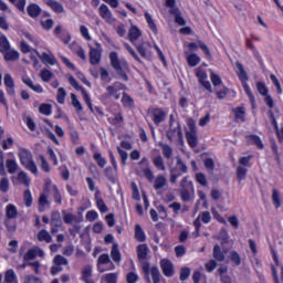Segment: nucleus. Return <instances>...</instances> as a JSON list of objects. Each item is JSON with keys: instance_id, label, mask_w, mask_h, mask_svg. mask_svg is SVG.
Returning a JSON list of instances; mask_svg holds the SVG:
<instances>
[{"instance_id": "40", "label": "nucleus", "mask_w": 283, "mask_h": 283, "mask_svg": "<svg viewBox=\"0 0 283 283\" xmlns=\"http://www.w3.org/2000/svg\"><path fill=\"white\" fill-rule=\"evenodd\" d=\"M135 240H137V242H145L147 240L145 230H143V227H140V224L135 226Z\"/></svg>"}, {"instance_id": "1", "label": "nucleus", "mask_w": 283, "mask_h": 283, "mask_svg": "<svg viewBox=\"0 0 283 283\" xmlns=\"http://www.w3.org/2000/svg\"><path fill=\"white\" fill-rule=\"evenodd\" d=\"M69 83H70V85H72V87H74V90H76L77 92H81L84 103H86L88 109L93 114H95L96 116H105V113L103 112V107H101V106L94 107V105L92 104V97H90L87 90H85V87H83V85L78 84V82L76 81V78L74 76L70 75Z\"/></svg>"}, {"instance_id": "8", "label": "nucleus", "mask_w": 283, "mask_h": 283, "mask_svg": "<svg viewBox=\"0 0 283 283\" xmlns=\"http://www.w3.org/2000/svg\"><path fill=\"white\" fill-rule=\"evenodd\" d=\"M116 269V265L109 259V254L103 253L97 259V271L98 273H105L107 271H114Z\"/></svg>"}, {"instance_id": "14", "label": "nucleus", "mask_w": 283, "mask_h": 283, "mask_svg": "<svg viewBox=\"0 0 283 283\" xmlns=\"http://www.w3.org/2000/svg\"><path fill=\"white\" fill-rule=\"evenodd\" d=\"M61 227H63L61 212L53 211L51 214V233H59V229H61Z\"/></svg>"}, {"instance_id": "29", "label": "nucleus", "mask_w": 283, "mask_h": 283, "mask_svg": "<svg viewBox=\"0 0 283 283\" xmlns=\"http://www.w3.org/2000/svg\"><path fill=\"white\" fill-rule=\"evenodd\" d=\"M136 251L138 260H147V255H149V247H147V244L142 243L137 245Z\"/></svg>"}, {"instance_id": "47", "label": "nucleus", "mask_w": 283, "mask_h": 283, "mask_svg": "<svg viewBox=\"0 0 283 283\" xmlns=\"http://www.w3.org/2000/svg\"><path fill=\"white\" fill-rule=\"evenodd\" d=\"M53 202L59 206L63 205V196H61V190L56 185L53 186Z\"/></svg>"}, {"instance_id": "34", "label": "nucleus", "mask_w": 283, "mask_h": 283, "mask_svg": "<svg viewBox=\"0 0 283 283\" xmlns=\"http://www.w3.org/2000/svg\"><path fill=\"white\" fill-rule=\"evenodd\" d=\"M99 17H102L107 23L112 21V11L109 10V7H107V4L99 6Z\"/></svg>"}, {"instance_id": "59", "label": "nucleus", "mask_w": 283, "mask_h": 283, "mask_svg": "<svg viewBox=\"0 0 283 283\" xmlns=\"http://www.w3.org/2000/svg\"><path fill=\"white\" fill-rule=\"evenodd\" d=\"M90 277H92V265H85L82 269L81 280L82 282H85L86 280H90Z\"/></svg>"}, {"instance_id": "25", "label": "nucleus", "mask_w": 283, "mask_h": 283, "mask_svg": "<svg viewBox=\"0 0 283 283\" xmlns=\"http://www.w3.org/2000/svg\"><path fill=\"white\" fill-rule=\"evenodd\" d=\"M27 12L31 19H36L41 15V12H43V9L36 3H31L27 7Z\"/></svg>"}, {"instance_id": "43", "label": "nucleus", "mask_w": 283, "mask_h": 283, "mask_svg": "<svg viewBox=\"0 0 283 283\" xmlns=\"http://www.w3.org/2000/svg\"><path fill=\"white\" fill-rule=\"evenodd\" d=\"M233 114H234V117L237 118V120H241V123H244V120H247V118H245L247 112L244 111V107L238 106V107L233 108Z\"/></svg>"}, {"instance_id": "58", "label": "nucleus", "mask_w": 283, "mask_h": 283, "mask_svg": "<svg viewBox=\"0 0 283 283\" xmlns=\"http://www.w3.org/2000/svg\"><path fill=\"white\" fill-rule=\"evenodd\" d=\"M230 260L234 266H240L242 264V258H240V253H238V251L230 252Z\"/></svg>"}, {"instance_id": "20", "label": "nucleus", "mask_w": 283, "mask_h": 283, "mask_svg": "<svg viewBox=\"0 0 283 283\" xmlns=\"http://www.w3.org/2000/svg\"><path fill=\"white\" fill-rule=\"evenodd\" d=\"M140 36H143V31H140L136 25H130L128 31V39L130 43L135 44L140 39Z\"/></svg>"}, {"instance_id": "44", "label": "nucleus", "mask_w": 283, "mask_h": 283, "mask_svg": "<svg viewBox=\"0 0 283 283\" xmlns=\"http://www.w3.org/2000/svg\"><path fill=\"white\" fill-rule=\"evenodd\" d=\"M11 49L10 40H8V36L0 35V54H3V52H8V50Z\"/></svg>"}, {"instance_id": "64", "label": "nucleus", "mask_w": 283, "mask_h": 283, "mask_svg": "<svg viewBox=\"0 0 283 283\" xmlns=\"http://www.w3.org/2000/svg\"><path fill=\"white\" fill-rule=\"evenodd\" d=\"M23 283H43L39 276H35L33 274H27L24 276Z\"/></svg>"}, {"instance_id": "10", "label": "nucleus", "mask_w": 283, "mask_h": 283, "mask_svg": "<svg viewBox=\"0 0 283 283\" xmlns=\"http://www.w3.org/2000/svg\"><path fill=\"white\" fill-rule=\"evenodd\" d=\"M6 216L4 224L8 231H17V226H10V220H14L19 216V211L17 210V206L9 203L6 207Z\"/></svg>"}, {"instance_id": "9", "label": "nucleus", "mask_w": 283, "mask_h": 283, "mask_svg": "<svg viewBox=\"0 0 283 283\" xmlns=\"http://www.w3.org/2000/svg\"><path fill=\"white\" fill-rule=\"evenodd\" d=\"M148 115L150 116L154 125H160L167 120V112L160 107H150L148 108Z\"/></svg>"}, {"instance_id": "27", "label": "nucleus", "mask_w": 283, "mask_h": 283, "mask_svg": "<svg viewBox=\"0 0 283 283\" xmlns=\"http://www.w3.org/2000/svg\"><path fill=\"white\" fill-rule=\"evenodd\" d=\"M70 50L73 52V54H76V56H78V59H81L82 61H85L87 59V56L85 55V50L83 49V46L78 45V43L73 42L70 45Z\"/></svg>"}, {"instance_id": "6", "label": "nucleus", "mask_w": 283, "mask_h": 283, "mask_svg": "<svg viewBox=\"0 0 283 283\" xmlns=\"http://www.w3.org/2000/svg\"><path fill=\"white\" fill-rule=\"evenodd\" d=\"M165 7L169 8V14L175 17V23H177V25H187V20H185V17H182V11H180V8L176 6V0H165Z\"/></svg>"}, {"instance_id": "31", "label": "nucleus", "mask_w": 283, "mask_h": 283, "mask_svg": "<svg viewBox=\"0 0 283 283\" xmlns=\"http://www.w3.org/2000/svg\"><path fill=\"white\" fill-rule=\"evenodd\" d=\"M99 195L101 190L97 189L95 192L96 207L101 213H107L109 209L107 208V205H105V200H103V198H98Z\"/></svg>"}, {"instance_id": "53", "label": "nucleus", "mask_w": 283, "mask_h": 283, "mask_svg": "<svg viewBox=\"0 0 283 283\" xmlns=\"http://www.w3.org/2000/svg\"><path fill=\"white\" fill-rule=\"evenodd\" d=\"M50 205V201L48 200V195L41 193L39 198V211L40 213H43L45 211V206Z\"/></svg>"}, {"instance_id": "60", "label": "nucleus", "mask_w": 283, "mask_h": 283, "mask_svg": "<svg viewBox=\"0 0 283 283\" xmlns=\"http://www.w3.org/2000/svg\"><path fill=\"white\" fill-rule=\"evenodd\" d=\"M256 90L261 96H266L269 94V87L262 81L256 82Z\"/></svg>"}, {"instance_id": "2", "label": "nucleus", "mask_w": 283, "mask_h": 283, "mask_svg": "<svg viewBox=\"0 0 283 283\" xmlns=\"http://www.w3.org/2000/svg\"><path fill=\"white\" fill-rule=\"evenodd\" d=\"M234 71L251 105H255V95L253 94V91H251V86H249V74L244 70V65L240 62H235Z\"/></svg>"}, {"instance_id": "7", "label": "nucleus", "mask_w": 283, "mask_h": 283, "mask_svg": "<svg viewBox=\"0 0 283 283\" xmlns=\"http://www.w3.org/2000/svg\"><path fill=\"white\" fill-rule=\"evenodd\" d=\"M142 271L145 275V280L147 283H160V270H158V266H153L149 264V262H145L142 265ZM149 274L151 275V279L149 277Z\"/></svg>"}, {"instance_id": "17", "label": "nucleus", "mask_w": 283, "mask_h": 283, "mask_svg": "<svg viewBox=\"0 0 283 283\" xmlns=\"http://www.w3.org/2000/svg\"><path fill=\"white\" fill-rule=\"evenodd\" d=\"M145 164L147 165V167L142 169V174L144 175L146 180H148V182H154V171L151 170V167H149V160L147 159V157H143L138 163V165Z\"/></svg>"}, {"instance_id": "52", "label": "nucleus", "mask_w": 283, "mask_h": 283, "mask_svg": "<svg viewBox=\"0 0 283 283\" xmlns=\"http://www.w3.org/2000/svg\"><path fill=\"white\" fill-rule=\"evenodd\" d=\"M125 122V118L123 117L122 113H116L114 118L109 117L108 123L109 125H113V127H116V125H120Z\"/></svg>"}, {"instance_id": "28", "label": "nucleus", "mask_w": 283, "mask_h": 283, "mask_svg": "<svg viewBox=\"0 0 283 283\" xmlns=\"http://www.w3.org/2000/svg\"><path fill=\"white\" fill-rule=\"evenodd\" d=\"M227 251H222V248L219 244H216L212 250V256L217 262H224V255Z\"/></svg>"}, {"instance_id": "39", "label": "nucleus", "mask_w": 283, "mask_h": 283, "mask_svg": "<svg viewBox=\"0 0 283 283\" xmlns=\"http://www.w3.org/2000/svg\"><path fill=\"white\" fill-rule=\"evenodd\" d=\"M116 174H118V170H116V168H114L112 166H107L104 169V175L107 178V180H109V182H115Z\"/></svg>"}, {"instance_id": "35", "label": "nucleus", "mask_w": 283, "mask_h": 283, "mask_svg": "<svg viewBox=\"0 0 283 283\" xmlns=\"http://www.w3.org/2000/svg\"><path fill=\"white\" fill-rule=\"evenodd\" d=\"M176 136L177 138L182 139V127H180V125L167 132L168 140H174Z\"/></svg>"}, {"instance_id": "16", "label": "nucleus", "mask_w": 283, "mask_h": 283, "mask_svg": "<svg viewBox=\"0 0 283 283\" xmlns=\"http://www.w3.org/2000/svg\"><path fill=\"white\" fill-rule=\"evenodd\" d=\"M43 3L46 4V7L50 8L55 14H63V12H65L63 3L56 0H43Z\"/></svg>"}, {"instance_id": "24", "label": "nucleus", "mask_w": 283, "mask_h": 283, "mask_svg": "<svg viewBox=\"0 0 283 283\" xmlns=\"http://www.w3.org/2000/svg\"><path fill=\"white\" fill-rule=\"evenodd\" d=\"M4 86L7 88V94L9 96H14V94H15L14 78H12V75H10V74L4 75Z\"/></svg>"}, {"instance_id": "33", "label": "nucleus", "mask_w": 283, "mask_h": 283, "mask_svg": "<svg viewBox=\"0 0 283 283\" xmlns=\"http://www.w3.org/2000/svg\"><path fill=\"white\" fill-rule=\"evenodd\" d=\"M39 57L44 65H56V57L54 54L43 52Z\"/></svg>"}, {"instance_id": "11", "label": "nucleus", "mask_w": 283, "mask_h": 283, "mask_svg": "<svg viewBox=\"0 0 283 283\" xmlns=\"http://www.w3.org/2000/svg\"><path fill=\"white\" fill-rule=\"evenodd\" d=\"M199 85H201V87L206 88L207 92H209V94H213V88L211 87V82H209V76L207 75V71H205V69H202L201 66H199L196 72H195Z\"/></svg>"}, {"instance_id": "56", "label": "nucleus", "mask_w": 283, "mask_h": 283, "mask_svg": "<svg viewBox=\"0 0 283 283\" xmlns=\"http://www.w3.org/2000/svg\"><path fill=\"white\" fill-rule=\"evenodd\" d=\"M52 76H54V73L48 69L42 70L40 73V78H42L44 83H50V81H52Z\"/></svg>"}, {"instance_id": "38", "label": "nucleus", "mask_w": 283, "mask_h": 283, "mask_svg": "<svg viewBox=\"0 0 283 283\" xmlns=\"http://www.w3.org/2000/svg\"><path fill=\"white\" fill-rule=\"evenodd\" d=\"M186 61L189 65V67H196L197 65H200L201 59L196 53H190L186 56Z\"/></svg>"}, {"instance_id": "15", "label": "nucleus", "mask_w": 283, "mask_h": 283, "mask_svg": "<svg viewBox=\"0 0 283 283\" xmlns=\"http://www.w3.org/2000/svg\"><path fill=\"white\" fill-rule=\"evenodd\" d=\"M136 50L142 56V59H149L151 56V43L150 42H142L136 45Z\"/></svg>"}, {"instance_id": "46", "label": "nucleus", "mask_w": 283, "mask_h": 283, "mask_svg": "<svg viewBox=\"0 0 283 283\" xmlns=\"http://www.w3.org/2000/svg\"><path fill=\"white\" fill-rule=\"evenodd\" d=\"M38 240L39 242H46V244H50V242H52V235L48 230H40L38 233Z\"/></svg>"}, {"instance_id": "3", "label": "nucleus", "mask_w": 283, "mask_h": 283, "mask_svg": "<svg viewBox=\"0 0 283 283\" xmlns=\"http://www.w3.org/2000/svg\"><path fill=\"white\" fill-rule=\"evenodd\" d=\"M18 158L22 167H24L28 171L33 174V176H39V167L34 161L32 153L28 148H19Z\"/></svg>"}, {"instance_id": "5", "label": "nucleus", "mask_w": 283, "mask_h": 283, "mask_svg": "<svg viewBox=\"0 0 283 283\" xmlns=\"http://www.w3.org/2000/svg\"><path fill=\"white\" fill-rule=\"evenodd\" d=\"M184 174H189V166L182 160V158L177 157V161L174 168L170 169V182L171 185H176L178 179Z\"/></svg>"}, {"instance_id": "19", "label": "nucleus", "mask_w": 283, "mask_h": 283, "mask_svg": "<svg viewBox=\"0 0 283 283\" xmlns=\"http://www.w3.org/2000/svg\"><path fill=\"white\" fill-rule=\"evenodd\" d=\"M36 255H39V258H43V250H41V248H31L23 254V260L24 262H30V260H34Z\"/></svg>"}, {"instance_id": "41", "label": "nucleus", "mask_w": 283, "mask_h": 283, "mask_svg": "<svg viewBox=\"0 0 283 283\" xmlns=\"http://www.w3.org/2000/svg\"><path fill=\"white\" fill-rule=\"evenodd\" d=\"M38 160H40V167L44 174H50V171H52V167L50 166V163H48V159H45V156L39 155Z\"/></svg>"}, {"instance_id": "4", "label": "nucleus", "mask_w": 283, "mask_h": 283, "mask_svg": "<svg viewBox=\"0 0 283 283\" xmlns=\"http://www.w3.org/2000/svg\"><path fill=\"white\" fill-rule=\"evenodd\" d=\"M109 61L112 67L119 74V76H122L123 81H129V76H127V72H125V70L129 67L127 61H120V59H118V53L115 51L109 53Z\"/></svg>"}, {"instance_id": "23", "label": "nucleus", "mask_w": 283, "mask_h": 283, "mask_svg": "<svg viewBox=\"0 0 283 283\" xmlns=\"http://www.w3.org/2000/svg\"><path fill=\"white\" fill-rule=\"evenodd\" d=\"M245 140L248 145H255L258 149H264V143H262V138L258 135H247Z\"/></svg>"}, {"instance_id": "37", "label": "nucleus", "mask_w": 283, "mask_h": 283, "mask_svg": "<svg viewBox=\"0 0 283 283\" xmlns=\"http://www.w3.org/2000/svg\"><path fill=\"white\" fill-rule=\"evenodd\" d=\"M93 160H95L97 167H99L101 169H105L107 165V158L103 157V154L95 151L93 154Z\"/></svg>"}, {"instance_id": "30", "label": "nucleus", "mask_w": 283, "mask_h": 283, "mask_svg": "<svg viewBox=\"0 0 283 283\" xmlns=\"http://www.w3.org/2000/svg\"><path fill=\"white\" fill-rule=\"evenodd\" d=\"M88 56L91 65L101 63V51L98 49L91 48Z\"/></svg>"}, {"instance_id": "22", "label": "nucleus", "mask_w": 283, "mask_h": 283, "mask_svg": "<svg viewBox=\"0 0 283 283\" xmlns=\"http://www.w3.org/2000/svg\"><path fill=\"white\" fill-rule=\"evenodd\" d=\"M120 103L126 109H134L136 107L134 98L127 92H123Z\"/></svg>"}, {"instance_id": "18", "label": "nucleus", "mask_w": 283, "mask_h": 283, "mask_svg": "<svg viewBox=\"0 0 283 283\" xmlns=\"http://www.w3.org/2000/svg\"><path fill=\"white\" fill-rule=\"evenodd\" d=\"M22 83H24V85H27L29 90L35 92V94H43V86H41V84L34 85V82H32V78H30V76H22Z\"/></svg>"}, {"instance_id": "12", "label": "nucleus", "mask_w": 283, "mask_h": 283, "mask_svg": "<svg viewBox=\"0 0 283 283\" xmlns=\"http://www.w3.org/2000/svg\"><path fill=\"white\" fill-rule=\"evenodd\" d=\"M125 85L120 82H114L112 85L106 86L107 96L115 101H120V91Z\"/></svg>"}, {"instance_id": "48", "label": "nucleus", "mask_w": 283, "mask_h": 283, "mask_svg": "<svg viewBox=\"0 0 283 283\" xmlns=\"http://www.w3.org/2000/svg\"><path fill=\"white\" fill-rule=\"evenodd\" d=\"M160 147L164 158L170 160L171 156H174V148H171V146H169L168 144H161Z\"/></svg>"}, {"instance_id": "42", "label": "nucleus", "mask_w": 283, "mask_h": 283, "mask_svg": "<svg viewBox=\"0 0 283 283\" xmlns=\"http://www.w3.org/2000/svg\"><path fill=\"white\" fill-rule=\"evenodd\" d=\"M111 258L113 262H120L123 260L120 255V250H118V244L113 243L112 250H111Z\"/></svg>"}, {"instance_id": "61", "label": "nucleus", "mask_w": 283, "mask_h": 283, "mask_svg": "<svg viewBox=\"0 0 283 283\" xmlns=\"http://www.w3.org/2000/svg\"><path fill=\"white\" fill-rule=\"evenodd\" d=\"M67 96V92L63 88L60 87L57 90V95H56V101L60 105H64L65 104V97Z\"/></svg>"}, {"instance_id": "57", "label": "nucleus", "mask_w": 283, "mask_h": 283, "mask_svg": "<svg viewBox=\"0 0 283 283\" xmlns=\"http://www.w3.org/2000/svg\"><path fill=\"white\" fill-rule=\"evenodd\" d=\"M39 112L43 114V116H52V105L43 103L40 105Z\"/></svg>"}, {"instance_id": "50", "label": "nucleus", "mask_w": 283, "mask_h": 283, "mask_svg": "<svg viewBox=\"0 0 283 283\" xmlns=\"http://www.w3.org/2000/svg\"><path fill=\"white\" fill-rule=\"evenodd\" d=\"M6 166L8 174H17V169H19V164H17L15 159H7Z\"/></svg>"}, {"instance_id": "51", "label": "nucleus", "mask_w": 283, "mask_h": 283, "mask_svg": "<svg viewBox=\"0 0 283 283\" xmlns=\"http://www.w3.org/2000/svg\"><path fill=\"white\" fill-rule=\"evenodd\" d=\"M4 282L6 283H17V273H14V270L9 269L6 271Z\"/></svg>"}, {"instance_id": "49", "label": "nucleus", "mask_w": 283, "mask_h": 283, "mask_svg": "<svg viewBox=\"0 0 283 283\" xmlns=\"http://www.w3.org/2000/svg\"><path fill=\"white\" fill-rule=\"evenodd\" d=\"M271 149H272V153L274 154V158H275V161L277 163V165H282V159L280 158V150L277 147V142H275V139L271 140Z\"/></svg>"}, {"instance_id": "55", "label": "nucleus", "mask_w": 283, "mask_h": 283, "mask_svg": "<svg viewBox=\"0 0 283 283\" xmlns=\"http://www.w3.org/2000/svg\"><path fill=\"white\" fill-rule=\"evenodd\" d=\"M0 191L1 193H8L10 191V180L8 177L0 179Z\"/></svg>"}, {"instance_id": "21", "label": "nucleus", "mask_w": 283, "mask_h": 283, "mask_svg": "<svg viewBox=\"0 0 283 283\" xmlns=\"http://www.w3.org/2000/svg\"><path fill=\"white\" fill-rule=\"evenodd\" d=\"M2 55L7 63L19 61V57L21 56L19 51H17L12 48L9 49L8 51L3 52Z\"/></svg>"}, {"instance_id": "36", "label": "nucleus", "mask_w": 283, "mask_h": 283, "mask_svg": "<svg viewBox=\"0 0 283 283\" xmlns=\"http://www.w3.org/2000/svg\"><path fill=\"white\" fill-rule=\"evenodd\" d=\"M144 17L146 19V23L149 28V30H151L153 33L158 34V25H156V21L154 20V18L149 14V12H145Z\"/></svg>"}, {"instance_id": "45", "label": "nucleus", "mask_w": 283, "mask_h": 283, "mask_svg": "<svg viewBox=\"0 0 283 283\" xmlns=\"http://www.w3.org/2000/svg\"><path fill=\"white\" fill-rule=\"evenodd\" d=\"M153 164L156 167V169H158V171H166L167 167L165 166V160L163 159V156H156L153 159Z\"/></svg>"}, {"instance_id": "54", "label": "nucleus", "mask_w": 283, "mask_h": 283, "mask_svg": "<svg viewBox=\"0 0 283 283\" xmlns=\"http://www.w3.org/2000/svg\"><path fill=\"white\" fill-rule=\"evenodd\" d=\"M272 202H273L275 209H280L282 207V200L280 199V192L275 188L272 190Z\"/></svg>"}, {"instance_id": "13", "label": "nucleus", "mask_w": 283, "mask_h": 283, "mask_svg": "<svg viewBox=\"0 0 283 283\" xmlns=\"http://www.w3.org/2000/svg\"><path fill=\"white\" fill-rule=\"evenodd\" d=\"M159 266L165 277H174L176 275V268L174 266V262L169 259H161L159 262Z\"/></svg>"}, {"instance_id": "62", "label": "nucleus", "mask_w": 283, "mask_h": 283, "mask_svg": "<svg viewBox=\"0 0 283 283\" xmlns=\"http://www.w3.org/2000/svg\"><path fill=\"white\" fill-rule=\"evenodd\" d=\"M46 154L50 158V160L53 163L54 167H57L59 165V157H56V153H54V149L52 147H48Z\"/></svg>"}, {"instance_id": "32", "label": "nucleus", "mask_w": 283, "mask_h": 283, "mask_svg": "<svg viewBox=\"0 0 283 283\" xmlns=\"http://www.w3.org/2000/svg\"><path fill=\"white\" fill-rule=\"evenodd\" d=\"M164 187H167V177L165 175H158L154 181V189L155 191H160Z\"/></svg>"}, {"instance_id": "26", "label": "nucleus", "mask_w": 283, "mask_h": 283, "mask_svg": "<svg viewBox=\"0 0 283 283\" xmlns=\"http://www.w3.org/2000/svg\"><path fill=\"white\" fill-rule=\"evenodd\" d=\"M186 140L191 149L198 147V135L196 134V129L186 133Z\"/></svg>"}, {"instance_id": "63", "label": "nucleus", "mask_w": 283, "mask_h": 283, "mask_svg": "<svg viewBox=\"0 0 283 283\" xmlns=\"http://www.w3.org/2000/svg\"><path fill=\"white\" fill-rule=\"evenodd\" d=\"M249 170H247V168L239 166L237 168V178L239 180V182H242V180H247V174Z\"/></svg>"}]
</instances>
